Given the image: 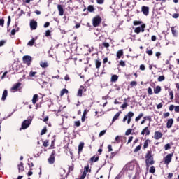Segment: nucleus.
Instances as JSON below:
<instances>
[{"label": "nucleus", "mask_w": 179, "mask_h": 179, "mask_svg": "<svg viewBox=\"0 0 179 179\" xmlns=\"http://www.w3.org/2000/svg\"><path fill=\"white\" fill-rule=\"evenodd\" d=\"M101 17L100 15H96L92 18V25L94 27H99L101 24Z\"/></svg>", "instance_id": "nucleus-1"}, {"label": "nucleus", "mask_w": 179, "mask_h": 179, "mask_svg": "<svg viewBox=\"0 0 179 179\" xmlns=\"http://www.w3.org/2000/svg\"><path fill=\"white\" fill-rule=\"evenodd\" d=\"M22 83H17L13 85L10 88L11 93H16V92H20L22 90Z\"/></svg>", "instance_id": "nucleus-2"}, {"label": "nucleus", "mask_w": 179, "mask_h": 179, "mask_svg": "<svg viewBox=\"0 0 179 179\" xmlns=\"http://www.w3.org/2000/svg\"><path fill=\"white\" fill-rule=\"evenodd\" d=\"M135 114L134 112H129L127 115H125L123 118V122H126L127 120V124L129 125L131 124V121H132V117H134Z\"/></svg>", "instance_id": "nucleus-3"}, {"label": "nucleus", "mask_w": 179, "mask_h": 179, "mask_svg": "<svg viewBox=\"0 0 179 179\" xmlns=\"http://www.w3.org/2000/svg\"><path fill=\"white\" fill-rule=\"evenodd\" d=\"M86 92H87V87H86V85H80L77 92V96L82 97L83 93H86Z\"/></svg>", "instance_id": "nucleus-4"}, {"label": "nucleus", "mask_w": 179, "mask_h": 179, "mask_svg": "<svg viewBox=\"0 0 179 179\" xmlns=\"http://www.w3.org/2000/svg\"><path fill=\"white\" fill-rule=\"evenodd\" d=\"M23 64H26L27 66H30L31 65V62L33 61V58L31 56L25 55L22 57Z\"/></svg>", "instance_id": "nucleus-5"}, {"label": "nucleus", "mask_w": 179, "mask_h": 179, "mask_svg": "<svg viewBox=\"0 0 179 179\" xmlns=\"http://www.w3.org/2000/svg\"><path fill=\"white\" fill-rule=\"evenodd\" d=\"M171 160H173V153L168 154L164 158V164H166V166H169V164L171 163Z\"/></svg>", "instance_id": "nucleus-6"}, {"label": "nucleus", "mask_w": 179, "mask_h": 179, "mask_svg": "<svg viewBox=\"0 0 179 179\" xmlns=\"http://www.w3.org/2000/svg\"><path fill=\"white\" fill-rule=\"evenodd\" d=\"M55 155H57V152L55 150H52L50 156L48 159L49 164H54L55 163Z\"/></svg>", "instance_id": "nucleus-7"}, {"label": "nucleus", "mask_w": 179, "mask_h": 179, "mask_svg": "<svg viewBox=\"0 0 179 179\" xmlns=\"http://www.w3.org/2000/svg\"><path fill=\"white\" fill-rule=\"evenodd\" d=\"M146 28L145 24H142L140 27H137L134 29V33L136 34H139V33H143L145 31V29Z\"/></svg>", "instance_id": "nucleus-8"}, {"label": "nucleus", "mask_w": 179, "mask_h": 179, "mask_svg": "<svg viewBox=\"0 0 179 179\" xmlns=\"http://www.w3.org/2000/svg\"><path fill=\"white\" fill-rule=\"evenodd\" d=\"M31 124V120H25L22 123V129H27Z\"/></svg>", "instance_id": "nucleus-9"}, {"label": "nucleus", "mask_w": 179, "mask_h": 179, "mask_svg": "<svg viewBox=\"0 0 179 179\" xmlns=\"http://www.w3.org/2000/svg\"><path fill=\"white\" fill-rule=\"evenodd\" d=\"M154 164H155V159H154L153 157H152L150 158H146L145 159L146 167H149V166H152Z\"/></svg>", "instance_id": "nucleus-10"}, {"label": "nucleus", "mask_w": 179, "mask_h": 179, "mask_svg": "<svg viewBox=\"0 0 179 179\" xmlns=\"http://www.w3.org/2000/svg\"><path fill=\"white\" fill-rule=\"evenodd\" d=\"M134 169H135V164H134V162L128 163L124 166V170H126L127 171L129 170L132 171L134 170Z\"/></svg>", "instance_id": "nucleus-11"}, {"label": "nucleus", "mask_w": 179, "mask_h": 179, "mask_svg": "<svg viewBox=\"0 0 179 179\" xmlns=\"http://www.w3.org/2000/svg\"><path fill=\"white\" fill-rule=\"evenodd\" d=\"M163 136V134L160 131H155L154 133V138L156 141H159V139H162Z\"/></svg>", "instance_id": "nucleus-12"}, {"label": "nucleus", "mask_w": 179, "mask_h": 179, "mask_svg": "<svg viewBox=\"0 0 179 179\" xmlns=\"http://www.w3.org/2000/svg\"><path fill=\"white\" fill-rule=\"evenodd\" d=\"M141 12H143L145 16H148L149 15V7L146 6H143L141 7Z\"/></svg>", "instance_id": "nucleus-13"}, {"label": "nucleus", "mask_w": 179, "mask_h": 179, "mask_svg": "<svg viewBox=\"0 0 179 179\" xmlns=\"http://www.w3.org/2000/svg\"><path fill=\"white\" fill-rule=\"evenodd\" d=\"M30 29L31 30H36L37 29V22L34 20L30 22Z\"/></svg>", "instance_id": "nucleus-14"}, {"label": "nucleus", "mask_w": 179, "mask_h": 179, "mask_svg": "<svg viewBox=\"0 0 179 179\" xmlns=\"http://www.w3.org/2000/svg\"><path fill=\"white\" fill-rule=\"evenodd\" d=\"M146 135V136H148V135H150V130H149V127H145L142 131H141V135Z\"/></svg>", "instance_id": "nucleus-15"}, {"label": "nucleus", "mask_w": 179, "mask_h": 179, "mask_svg": "<svg viewBox=\"0 0 179 179\" xmlns=\"http://www.w3.org/2000/svg\"><path fill=\"white\" fill-rule=\"evenodd\" d=\"M173 124H174V119H169L166 122V128L169 129V128H171L173 127Z\"/></svg>", "instance_id": "nucleus-16"}, {"label": "nucleus", "mask_w": 179, "mask_h": 179, "mask_svg": "<svg viewBox=\"0 0 179 179\" xmlns=\"http://www.w3.org/2000/svg\"><path fill=\"white\" fill-rule=\"evenodd\" d=\"M57 9L59 11V16H64V6L61 4L57 5Z\"/></svg>", "instance_id": "nucleus-17"}, {"label": "nucleus", "mask_w": 179, "mask_h": 179, "mask_svg": "<svg viewBox=\"0 0 179 179\" xmlns=\"http://www.w3.org/2000/svg\"><path fill=\"white\" fill-rule=\"evenodd\" d=\"M18 167V171L19 173H23L24 171V166L23 162H20V164L17 165Z\"/></svg>", "instance_id": "nucleus-18"}, {"label": "nucleus", "mask_w": 179, "mask_h": 179, "mask_svg": "<svg viewBox=\"0 0 179 179\" xmlns=\"http://www.w3.org/2000/svg\"><path fill=\"white\" fill-rule=\"evenodd\" d=\"M123 55H124V50H120L116 53V57L117 59H120L121 57H122Z\"/></svg>", "instance_id": "nucleus-19"}, {"label": "nucleus", "mask_w": 179, "mask_h": 179, "mask_svg": "<svg viewBox=\"0 0 179 179\" xmlns=\"http://www.w3.org/2000/svg\"><path fill=\"white\" fill-rule=\"evenodd\" d=\"M84 147H85V143L83 142L80 143L78 145V155H80V153H82V151L83 150Z\"/></svg>", "instance_id": "nucleus-20"}, {"label": "nucleus", "mask_w": 179, "mask_h": 179, "mask_svg": "<svg viewBox=\"0 0 179 179\" xmlns=\"http://www.w3.org/2000/svg\"><path fill=\"white\" fill-rule=\"evenodd\" d=\"M6 97H8V90H4L1 97L2 101H5V100H6Z\"/></svg>", "instance_id": "nucleus-21"}, {"label": "nucleus", "mask_w": 179, "mask_h": 179, "mask_svg": "<svg viewBox=\"0 0 179 179\" xmlns=\"http://www.w3.org/2000/svg\"><path fill=\"white\" fill-rule=\"evenodd\" d=\"M96 162H99V156H93L89 160L90 163H96Z\"/></svg>", "instance_id": "nucleus-22"}, {"label": "nucleus", "mask_w": 179, "mask_h": 179, "mask_svg": "<svg viewBox=\"0 0 179 179\" xmlns=\"http://www.w3.org/2000/svg\"><path fill=\"white\" fill-rule=\"evenodd\" d=\"M150 142H152V141H150V139H147L144 141V144H143L144 150L145 149H148V148H149V143H150Z\"/></svg>", "instance_id": "nucleus-23"}, {"label": "nucleus", "mask_w": 179, "mask_h": 179, "mask_svg": "<svg viewBox=\"0 0 179 179\" xmlns=\"http://www.w3.org/2000/svg\"><path fill=\"white\" fill-rule=\"evenodd\" d=\"M120 115H121V111L117 113L114 115V117H113V120H112V122H113H113H115V121H117V120H118V118H120Z\"/></svg>", "instance_id": "nucleus-24"}, {"label": "nucleus", "mask_w": 179, "mask_h": 179, "mask_svg": "<svg viewBox=\"0 0 179 179\" xmlns=\"http://www.w3.org/2000/svg\"><path fill=\"white\" fill-rule=\"evenodd\" d=\"M95 66L96 69H100V67L101 66V62H100L99 59H95Z\"/></svg>", "instance_id": "nucleus-25"}, {"label": "nucleus", "mask_w": 179, "mask_h": 179, "mask_svg": "<svg viewBox=\"0 0 179 179\" xmlns=\"http://www.w3.org/2000/svg\"><path fill=\"white\" fill-rule=\"evenodd\" d=\"M117 80H118V76L117 74L112 75L110 82L115 83Z\"/></svg>", "instance_id": "nucleus-26"}, {"label": "nucleus", "mask_w": 179, "mask_h": 179, "mask_svg": "<svg viewBox=\"0 0 179 179\" xmlns=\"http://www.w3.org/2000/svg\"><path fill=\"white\" fill-rule=\"evenodd\" d=\"M162 92V87L159 85H157L155 89H154V93L155 94H159V93Z\"/></svg>", "instance_id": "nucleus-27"}, {"label": "nucleus", "mask_w": 179, "mask_h": 179, "mask_svg": "<svg viewBox=\"0 0 179 179\" xmlns=\"http://www.w3.org/2000/svg\"><path fill=\"white\" fill-rule=\"evenodd\" d=\"M69 93V91H68L67 89L64 88L60 92V97H62L64 94H68Z\"/></svg>", "instance_id": "nucleus-28"}, {"label": "nucleus", "mask_w": 179, "mask_h": 179, "mask_svg": "<svg viewBox=\"0 0 179 179\" xmlns=\"http://www.w3.org/2000/svg\"><path fill=\"white\" fill-rule=\"evenodd\" d=\"M38 101V95L34 94L32 98V103L36 104Z\"/></svg>", "instance_id": "nucleus-29"}, {"label": "nucleus", "mask_w": 179, "mask_h": 179, "mask_svg": "<svg viewBox=\"0 0 179 179\" xmlns=\"http://www.w3.org/2000/svg\"><path fill=\"white\" fill-rule=\"evenodd\" d=\"M145 157V159H149L150 157H153V155H152V150L147 151Z\"/></svg>", "instance_id": "nucleus-30"}, {"label": "nucleus", "mask_w": 179, "mask_h": 179, "mask_svg": "<svg viewBox=\"0 0 179 179\" xmlns=\"http://www.w3.org/2000/svg\"><path fill=\"white\" fill-rule=\"evenodd\" d=\"M92 169H90V165L87 164L84 167V173H91Z\"/></svg>", "instance_id": "nucleus-31"}, {"label": "nucleus", "mask_w": 179, "mask_h": 179, "mask_svg": "<svg viewBox=\"0 0 179 179\" xmlns=\"http://www.w3.org/2000/svg\"><path fill=\"white\" fill-rule=\"evenodd\" d=\"M133 24H134V26H142V24H143V22H142V21L135 20L133 22Z\"/></svg>", "instance_id": "nucleus-32"}, {"label": "nucleus", "mask_w": 179, "mask_h": 179, "mask_svg": "<svg viewBox=\"0 0 179 179\" xmlns=\"http://www.w3.org/2000/svg\"><path fill=\"white\" fill-rule=\"evenodd\" d=\"M34 43H36V39L33 38L28 42L27 45H29V47H33V45H34Z\"/></svg>", "instance_id": "nucleus-33"}, {"label": "nucleus", "mask_w": 179, "mask_h": 179, "mask_svg": "<svg viewBox=\"0 0 179 179\" xmlns=\"http://www.w3.org/2000/svg\"><path fill=\"white\" fill-rule=\"evenodd\" d=\"M40 66H41V68H48V62H40Z\"/></svg>", "instance_id": "nucleus-34"}, {"label": "nucleus", "mask_w": 179, "mask_h": 179, "mask_svg": "<svg viewBox=\"0 0 179 179\" xmlns=\"http://www.w3.org/2000/svg\"><path fill=\"white\" fill-rule=\"evenodd\" d=\"M143 113H139V115L135 118L136 122H138L142 118V117H143Z\"/></svg>", "instance_id": "nucleus-35"}, {"label": "nucleus", "mask_w": 179, "mask_h": 179, "mask_svg": "<svg viewBox=\"0 0 179 179\" xmlns=\"http://www.w3.org/2000/svg\"><path fill=\"white\" fill-rule=\"evenodd\" d=\"M87 9L88 12H90V13L94 12V6H93L92 5L88 6Z\"/></svg>", "instance_id": "nucleus-36"}, {"label": "nucleus", "mask_w": 179, "mask_h": 179, "mask_svg": "<svg viewBox=\"0 0 179 179\" xmlns=\"http://www.w3.org/2000/svg\"><path fill=\"white\" fill-rule=\"evenodd\" d=\"M36 75H37V71H31L29 72V76L30 78H34V76H36Z\"/></svg>", "instance_id": "nucleus-37"}, {"label": "nucleus", "mask_w": 179, "mask_h": 179, "mask_svg": "<svg viewBox=\"0 0 179 179\" xmlns=\"http://www.w3.org/2000/svg\"><path fill=\"white\" fill-rule=\"evenodd\" d=\"M142 148V144H141L140 145H138L137 147H136V148L134 150V152L136 153L138 152H139V150H141V148Z\"/></svg>", "instance_id": "nucleus-38"}, {"label": "nucleus", "mask_w": 179, "mask_h": 179, "mask_svg": "<svg viewBox=\"0 0 179 179\" xmlns=\"http://www.w3.org/2000/svg\"><path fill=\"white\" fill-rule=\"evenodd\" d=\"M144 121H149V122H152V117L150 116H145L143 117Z\"/></svg>", "instance_id": "nucleus-39"}, {"label": "nucleus", "mask_w": 179, "mask_h": 179, "mask_svg": "<svg viewBox=\"0 0 179 179\" xmlns=\"http://www.w3.org/2000/svg\"><path fill=\"white\" fill-rule=\"evenodd\" d=\"M132 131H134V129H128L126 131V132H125V135H126L127 136L131 135V134H132Z\"/></svg>", "instance_id": "nucleus-40"}, {"label": "nucleus", "mask_w": 179, "mask_h": 179, "mask_svg": "<svg viewBox=\"0 0 179 179\" xmlns=\"http://www.w3.org/2000/svg\"><path fill=\"white\" fill-rule=\"evenodd\" d=\"M171 31H172L173 36L174 37H177V31H176V30L174 29V27H172L171 28Z\"/></svg>", "instance_id": "nucleus-41"}, {"label": "nucleus", "mask_w": 179, "mask_h": 179, "mask_svg": "<svg viewBox=\"0 0 179 179\" xmlns=\"http://www.w3.org/2000/svg\"><path fill=\"white\" fill-rule=\"evenodd\" d=\"M155 172H156V168L153 166H151L149 171V173H151V174H155Z\"/></svg>", "instance_id": "nucleus-42"}, {"label": "nucleus", "mask_w": 179, "mask_h": 179, "mask_svg": "<svg viewBox=\"0 0 179 179\" xmlns=\"http://www.w3.org/2000/svg\"><path fill=\"white\" fill-rule=\"evenodd\" d=\"M170 149H171V145H170V143H167L164 145L165 150H169Z\"/></svg>", "instance_id": "nucleus-43"}, {"label": "nucleus", "mask_w": 179, "mask_h": 179, "mask_svg": "<svg viewBox=\"0 0 179 179\" xmlns=\"http://www.w3.org/2000/svg\"><path fill=\"white\" fill-rule=\"evenodd\" d=\"M49 142H50V141H48V140H45V141H43V146L44 147V148H48V143H49Z\"/></svg>", "instance_id": "nucleus-44"}, {"label": "nucleus", "mask_w": 179, "mask_h": 179, "mask_svg": "<svg viewBox=\"0 0 179 179\" xmlns=\"http://www.w3.org/2000/svg\"><path fill=\"white\" fill-rule=\"evenodd\" d=\"M166 79V77L164 76H160L158 77V82H163Z\"/></svg>", "instance_id": "nucleus-45"}, {"label": "nucleus", "mask_w": 179, "mask_h": 179, "mask_svg": "<svg viewBox=\"0 0 179 179\" xmlns=\"http://www.w3.org/2000/svg\"><path fill=\"white\" fill-rule=\"evenodd\" d=\"M122 138V136H117L115 137V141L117 143H120V142H121V138Z\"/></svg>", "instance_id": "nucleus-46"}, {"label": "nucleus", "mask_w": 179, "mask_h": 179, "mask_svg": "<svg viewBox=\"0 0 179 179\" xmlns=\"http://www.w3.org/2000/svg\"><path fill=\"white\" fill-rule=\"evenodd\" d=\"M170 100H173L174 99V92L173 91H169Z\"/></svg>", "instance_id": "nucleus-47"}, {"label": "nucleus", "mask_w": 179, "mask_h": 179, "mask_svg": "<svg viewBox=\"0 0 179 179\" xmlns=\"http://www.w3.org/2000/svg\"><path fill=\"white\" fill-rule=\"evenodd\" d=\"M47 134V127H44L41 132V135H45Z\"/></svg>", "instance_id": "nucleus-48"}, {"label": "nucleus", "mask_w": 179, "mask_h": 179, "mask_svg": "<svg viewBox=\"0 0 179 179\" xmlns=\"http://www.w3.org/2000/svg\"><path fill=\"white\" fill-rule=\"evenodd\" d=\"M16 31H19V28H17L16 29H13L11 30V35L15 36L16 34Z\"/></svg>", "instance_id": "nucleus-49"}, {"label": "nucleus", "mask_w": 179, "mask_h": 179, "mask_svg": "<svg viewBox=\"0 0 179 179\" xmlns=\"http://www.w3.org/2000/svg\"><path fill=\"white\" fill-rule=\"evenodd\" d=\"M119 65H120V66H122L123 68L125 67V62L124 60H120L119 62Z\"/></svg>", "instance_id": "nucleus-50"}, {"label": "nucleus", "mask_w": 179, "mask_h": 179, "mask_svg": "<svg viewBox=\"0 0 179 179\" xmlns=\"http://www.w3.org/2000/svg\"><path fill=\"white\" fill-rule=\"evenodd\" d=\"M148 93L150 96H152V94H153V91L152 90L151 87H148Z\"/></svg>", "instance_id": "nucleus-51"}, {"label": "nucleus", "mask_w": 179, "mask_h": 179, "mask_svg": "<svg viewBox=\"0 0 179 179\" xmlns=\"http://www.w3.org/2000/svg\"><path fill=\"white\" fill-rule=\"evenodd\" d=\"M4 24H5V20H3V18L0 19V26H1V27H3Z\"/></svg>", "instance_id": "nucleus-52"}, {"label": "nucleus", "mask_w": 179, "mask_h": 179, "mask_svg": "<svg viewBox=\"0 0 179 179\" xmlns=\"http://www.w3.org/2000/svg\"><path fill=\"white\" fill-rule=\"evenodd\" d=\"M137 85H138V82H136V81H131L130 83V86H131V87L136 86Z\"/></svg>", "instance_id": "nucleus-53"}, {"label": "nucleus", "mask_w": 179, "mask_h": 179, "mask_svg": "<svg viewBox=\"0 0 179 179\" xmlns=\"http://www.w3.org/2000/svg\"><path fill=\"white\" fill-rule=\"evenodd\" d=\"M168 117H170V113L166 112V113H164L163 114V117H164V118H167Z\"/></svg>", "instance_id": "nucleus-54"}, {"label": "nucleus", "mask_w": 179, "mask_h": 179, "mask_svg": "<svg viewBox=\"0 0 179 179\" xmlns=\"http://www.w3.org/2000/svg\"><path fill=\"white\" fill-rule=\"evenodd\" d=\"M127 107H128V103L124 102L122 106H121V108L125 109L127 108Z\"/></svg>", "instance_id": "nucleus-55"}, {"label": "nucleus", "mask_w": 179, "mask_h": 179, "mask_svg": "<svg viewBox=\"0 0 179 179\" xmlns=\"http://www.w3.org/2000/svg\"><path fill=\"white\" fill-rule=\"evenodd\" d=\"M102 45H103V47H105V48H108V47H110V43L103 42L102 43Z\"/></svg>", "instance_id": "nucleus-56"}, {"label": "nucleus", "mask_w": 179, "mask_h": 179, "mask_svg": "<svg viewBox=\"0 0 179 179\" xmlns=\"http://www.w3.org/2000/svg\"><path fill=\"white\" fill-rule=\"evenodd\" d=\"M169 111H173V110H176V106L174 105H171L169 108Z\"/></svg>", "instance_id": "nucleus-57"}, {"label": "nucleus", "mask_w": 179, "mask_h": 179, "mask_svg": "<svg viewBox=\"0 0 179 179\" xmlns=\"http://www.w3.org/2000/svg\"><path fill=\"white\" fill-rule=\"evenodd\" d=\"M146 54H148V55H149L150 57L153 55V51L152 50H146Z\"/></svg>", "instance_id": "nucleus-58"}, {"label": "nucleus", "mask_w": 179, "mask_h": 179, "mask_svg": "<svg viewBox=\"0 0 179 179\" xmlns=\"http://www.w3.org/2000/svg\"><path fill=\"white\" fill-rule=\"evenodd\" d=\"M139 69L140 71H145V69H146V67L144 66V64H141Z\"/></svg>", "instance_id": "nucleus-59"}, {"label": "nucleus", "mask_w": 179, "mask_h": 179, "mask_svg": "<svg viewBox=\"0 0 179 179\" xmlns=\"http://www.w3.org/2000/svg\"><path fill=\"white\" fill-rule=\"evenodd\" d=\"M106 130H103V131H101L99 133V137L103 136V135H104V134H106Z\"/></svg>", "instance_id": "nucleus-60"}, {"label": "nucleus", "mask_w": 179, "mask_h": 179, "mask_svg": "<svg viewBox=\"0 0 179 179\" xmlns=\"http://www.w3.org/2000/svg\"><path fill=\"white\" fill-rule=\"evenodd\" d=\"M74 125H75V127H79L80 125V121H76L75 122H74Z\"/></svg>", "instance_id": "nucleus-61"}, {"label": "nucleus", "mask_w": 179, "mask_h": 179, "mask_svg": "<svg viewBox=\"0 0 179 179\" xmlns=\"http://www.w3.org/2000/svg\"><path fill=\"white\" fill-rule=\"evenodd\" d=\"M173 173H168L167 178L171 179V178H173Z\"/></svg>", "instance_id": "nucleus-62"}, {"label": "nucleus", "mask_w": 179, "mask_h": 179, "mask_svg": "<svg viewBox=\"0 0 179 179\" xmlns=\"http://www.w3.org/2000/svg\"><path fill=\"white\" fill-rule=\"evenodd\" d=\"M175 113H179V106H175Z\"/></svg>", "instance_id": "nucleus-63"}, {"label": "nucleus", "mask_w": 179, "mask_h": 179, "mask_svg": "<svg viewBox=\"0 0 179 179\" xmlns=\"http://www.w3.org/2000/svg\"><path fill=\"white\" fill-rule=\"evenodd\" d=\"M176 88L177 89L178 92H179V83H175Z\"/></svg>", "instance_id": "nucleus-64"}]
</instances>
